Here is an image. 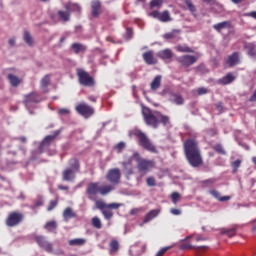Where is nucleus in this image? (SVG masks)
Wrapping results in <instances>:
<instances>
[{
    "instance_id": "obj_1",
    "label": "nucleus",
    "mask_w": 256,
    "mask_h": 256,
    "mask_svg": "<svg viewBox=\"0 0 256 256\" xmlns=\"http://www.w3.org/2000/svg\"><path fill=\"white\" fill-rule=\"evenodd\" d=\"M114 189L115 187L113 185L99 186L98 182H91L87 186L86 193L88 195V199H90V201H95L96 208L100 209L102 212L105 209H119V207H121V204L119 203L106 204L102 200H97L98 193L105 197V195L112 193Z\"/></svg>"
},
{
    "instance_id": "obj_2",
    "label": "nucleus",
    "mask_w": 256,
    "mask_h": 256,
    "mask_svg": "<svg viewBox=\"0 0 256 256\" xmlns=\"http://www.w3.org/2000/svg\"><path fill=\"white\" fill-rule=\"evenodd\" d=\"M184 155H186V161L191 167H201L203 165L199 144L195 139H186L184 141Z\"/></svg>"
},
{
    "instance_id": "obj_3",
    "label": "nucleus",
    "mask_w": 256,
    "mask_h": 256,
    "mask_svg": "<svg viewBox=\"0 0 256 256\" xmlns=\"http://www.w3.org/2000/svg\"><path fill=\"white\" fill-rule=\"evenodd\" d=\"M142 118L146 125L156 129L159 124L166 126L171 123L170 117L162 114L160 111H153L148 107H142Z\"/></svg>"
},
{
    "instance_id": "obj_4",
    "label": "nucleus",
    "mask_w": 256,
    "mask_h": 256,
    "mask_svg": "<svg viewBox=\"0 0 256 256\" xmlns=\"http://www.w3.org/2000/svg\"><path fill=\"white\" fill-rule=\"evenodd\" d=\"M131 134L138 139V145L142 146V148L146 149V151L158 153L156 146L143 131L135 129L131 132Z\"/></svg>"
},
{
    "instance_id": "obj_5",
    "label": "nucleus",
    "mask_w": 256,
    "mask_h": 256,
    "mask_svg": "<svg viewBox=\"0 0 256 256\" xmlns=\"http://www.w3.org/2000/svg\"><path fill=\"white\" fill-rule=\"evenodd\" d=\"M25 219V215L21 211H12L8 214L5 225L7 227L13 228V227H19L21 223H23Z\"/></svg>"
},
{
    "instance_id": "obj_6",
    "label": "nucleus",
    "mask_w": 256,
    "mask_h": 256,
    "mask_svg": "<svg viewBox=\"0 0 256 256\" xmlns=\"http://www.w3.org/2000/svg\"><path fill=\"white\" fill-rule=\"evenodd\" d=\"M77 76L79 79V83L86 87H92L95 84L94 78L90 76L88 72L83 69H79L77 71Z\"/></svg>"
},
{
    "instance_id": "obj_7",
    "label": "nucleus",
    "mask_w": 256,
    "mask_h": 256,
    "mask_svg": "<svg viewBox=\"0 0 256 256\" xmlns=\"http://www.w3.org/2000/svg\"><path fill=\"white\" fill-rule=\"evenodd\" d=\"M155 166V162L153 160L140 159L138 160L137 169L138 173H141L142 176L147 175L151 169Z\"/></svg>"
},
{
    "instance_id": "obj_8",
    "label": "nucleus",
    "mask_w": 256,
    "mask_h": 256,
    "mask_svg": "<svg viewBox=\"0 0 256 256\" xmlns=\"http://www.w3.org/2000/svg\"><path fill=\"white\" fill-rule=\"evenodd\" d=\"M198 61V58L194 55H182L180 57H176V62L182 68H189L190 66L194 65Z\"/></svg>"
},
{
    "instance_id": "obj_9",
    "label": "nucleus",
    "mask_w": 256,
    "mask_h": 256,
    "mask_svg": "<svg viewBox=\"0 0 256 256\" xmlns=\"http://www.w3.org/2000/svg\"><path fill=\"white\" fill-rule=\"evenodd\" d=\"M33 240L37 243V245L41 248L44 249L47 253H52L53 252V246L51 243H49L46 240L45 236L42 235H33Z\"/></svg>"
},
{
    "instance_id": "obj_10",
    "label": "nucleus",
    "mask_w": 256,
    "mask_h": 256,
    "mask_svg": "<svg viewBox=\"0 0 256 256\" xmlns=\"http://www.w3.org/2000/svg\"><path fill=\"white\" fill-rule=\"evenodd\" d=\"M106 179L109 180V182L111 183L110 185H112L113 187L114 185H119L120 179H121L120 169L119 168L110 169L106 175Z\"/></svg>"
},
{
    "instance_id": "obj_11",
    "label": "nucleus",
    "mask_w": 256,
    "mask_h": 256,
    "mask_svg": "<svg viewBox=\"0 0 256 256\" xmlns=\"http://www.w3.org/2000/svg\"><path fill=\"white\" fill-rule=\"evenodd\" d=\"M76 111L84 116V117H90L94 114V108H92L90 105L86 104V103H79L76 107H75Z\"/></svg>"
},
{
    "instance_id": "obj_12",
    "label": "nucleus",
    "mask_w": 256,
    "mask_h": 256,
    "mask_svg": "<svg viewBox=\"0 0 256 256\" xmlns=\"http://www.w3.org/2000/svg\"><path fill=\"white\" fill-rule=\"evenodd\" d=\"M150 16L158 19L160 22H170L172 21L171 14L168 10L164 12H159V11H152L150 12Z\"/></svg>"
},
{
    "instance_id": "obj_13",
    "label": "nucleus",
    "mask_w": 256,
    "mask_h": 256,
    "mask_svg": "<svg viewBox=\"0 0 256 256\" xmlns=\"http://www.w3.org/2000/svg\"><path fill=\"white\" fill-rule=\"evenodd\" d=\"M224 62L228 67L237 66L241 62L240 53L239 52L232 53L226 59H224Z\"/></svg>"
},
{
    "instance_id": "obj_14",
    "label": "nucleus",
    "mask_w": 256,
    "mask_h": 256,
    "mask_svg": "<svg viewBox=\"0 0 256 256\" xmlns=\"http://www.w3.org/2000/svg\"><path fill=\"white\" fill-rule=\"evenodd\" d=\"M92 16L94 18L99 17L102 14V3L99 0H93L91 2Z\"/></svg>"
},
{
    "instance_id": "obj_15",
    "label": "nucleus",
    "mask_w": 256,
    "mask_h": 256,
    "mask_svg": "<svg viewBox=\"0 0 256 256\" xmlns=\"http://www.w3.org/2000/svg\"><path fill=\"white\" fill-rule=\"evenodd\" d=\"M61 130H56L52 135H48L44 138V140L41 142L40 147H48L50 144L60 135Z\"/></svg>"
},
{
    "instance_id": "obj_16",
    "label": "nucleus",
    "mask_w": 256,
    "mask_h": 256,
    "mask_svg": "<svg viewBox=\"0 0 256 256\" xmlns=\"http://www.w3.org/2000/svg\"><path fill=\"white\" fill-rule=\"evenodd\" d=\"M142 59H144V62L148 65H155L158 63V60L155 58L153 51H147L142 54Z\"/></svg>"
},
{
    "instance_id": "obj_17",
    "label": "nucleus",
    "mask_w": 256,
    "mask_h": 256,
    "mask_svg": "<svg viewBox=\"0 0 256 256\" xmlns=\"http://www.w3.org/2000/svg\"><path fill=\"white\" fill-rule=\"evenodd\" d=\"M75 177H76V172H74V170H72L71 168H66L62 172L63 181H66L68 183H71L72 181H74Z\"/></svg>"
},
{
    "instance_id": "obj_18",
    "label": "nucleus",
    "mask_w": 256,
    "mask_h": 256,
    "mask_svg": "<svg viewBox=\"0 0 256 256\" xmlns=\"http://www.w3.org/2000/svg\"><path fill=\"white\" fill-rule=\"evenodd\" d=\"M41 100L36 92H32L25 96L24 103L26 106H30L32 103H39Z\"/></svg>"
},
{
    "instance_id": "obj_19",
    "label": "nucleus",
    "mask_w": 256,
    "mask_h": 256,
    "mask_svg": "<svg viewBox=\"0 0 256 256\" xmlns=\"http://www.w3.org/2000/svg\"><path fill=\"white\" fill-rule=\"evenodd\" d=\"M236 76L234 75V73L229 72L227 73L224 77L218 79V84L221 85H229L232 82H234L236 80Z\"/></svg>"
},
{
    "instance_id": "obj_20",
    "label": "nucleus",
    "mask_w": 256,
    "mask_h": 256,
    "mask_svg": "<svg viewBox=\"0 0 256 256\" xmlns=\"http://www.w3.org/2000/svg\"><path fill=\"white\" fill-rule=\"evenodd\" d=\"M156 56H158V58L167 61V60H171L174 57V53L171 49H164L162 51H159Z\"/></svg>"
},
{
    "instance_id": "obj_21",
    "label": "nucleus",
    "mask_w": 256,
    "mask_h": 256,
    "mask_svg": "<svg viewBox=\"0 0 256 256\" xmlns=\"http://www.w3.org/2000/svg\"><path fill=\"white\" fill-rule=\"evenodd\" d=\"M69 167L67 169H72L74 173H80L81 164L78 158H71L68 162Z\"/></svg>"
},
{
    "instance_id": "obj_22",
    "label": "nucleus",
    "mask_w": 256,
    "mask_h": 256,
    "mask_svg": "<svg viewBox=\"0 0 256 256\" xmlns=\"http://www.w3.org/2000/svg\"><path fill=\"white\" fill-rule=\"evenodd\" d=\"M208 249V246H200V247H197V246H193L191 245L190 243H182L180 245V250H195L196 252H200L201 250H207Z\"/></svg>"
},
{
    "instance_id": "obj_23",
    "label": "nucleus",
    "mask_w": 256,
    "mask_h": 256,
    "mask_svg": "<svg viewBox=\"0 0 256 256\" xmlns=\"http://www.w3.org/2000/svg\"><path fill=\"white\" fill-rule=\"evenodd\" d=\"M64 8L66 9V11H69L70 14H71L72 12H77L78 14H80L81 11H82V8H81V6H80L79 4H77V3H72V2L66 3V4L64 5Z\"/></svg>"
},
{
    "instance_id": "obj_24",
    "label": "nucleus",
    "mask_w": 256,
    "mask_h": 256,
    "mask_svg": "<svg viewBox=\"0 0 256 256\" xmlns=\"http://www.w3.org/2000/svg\"><path fill=\"white\" fill-rule=\"evenodd\" d=\"M214 30L217 32H221L223 29H231L233 28V25L230 21H224L218 24H214L213 26Z\"/></svg>"
},
{
    "instance_id": "obj_25",
    "label": "nucleus",
    "mask_w": 256,
    "mask_h": 256,
    "mask_svg": "<svg viewBox=\"0 0 256 256\" xmlns=\"http://www.w3.org/2000/svg\"><path fill=\"white\" fill-rule=\"evenodd\" d=\"M170 102H172L176 105H183L184 104V98L179 93H172V94H170Z\"/></svg>"
},
{
    "instance_id": "obj_26",
    "label": "nucleus",
    "mask_w": 256,
    "mask_h": 256,
    "mask_svg": "<svg viewBox=\"0 0 256 256\" xmlns=\"http://www.w3.org/2000/svg\"><path fill=\"white\" fill-rule=\"evenodd\" d=\"M244 49L247 50V55H249L251 58L256 59V44L248 43L244 46Z\"/></svg>"
},
{
    "instance_id": "obj_27",
    "label": "nucleus",
    "mask_w": 256,
    "mask_h": 256,
    "mask_svg": "<svg viewBox=\"0 0 256 256\" xmlns=\"http://www.w3.org/2000/svg\"><path fill=\"white\" fill-rule=\"evenodd\" d=\"M210 195L214 197V199H217V201L224 202V201H230L231 197L230 196H223L221 197V194L217 190H210Z\"/></svg>"
},
{
    "instance_id": "obj_28",
    "label": "nucleus",
    "mask_w": 256,
    "mask_h": 256,
    "mask_svg": "<svg viewBox=\"0 0 256 256\" xmlns=\"http://www.w3.org/2000/svg\"><path fill=\"white\" fill-rule=\"evenodd\" d=\"M161 82H162L161 75L154 77V80H152V83H150V89H152V91L158 90L161 87Z\"/></svg>"
},
{
    "instance_id": "obj_29",
    "label": "nucleus",
    "mask_w": 256,
    "mask_h": 256,
    "mask_svg": "<svg viewBox=\"0 0 256 256\" xmlns=\"http://www.w3.org/2000/svg\"><path fill=\"white\" fill-rule=\"evenodd\" d=\"M86 244V239L84 238H75L69 240V246L71 247H83Z\"/></svg>"
},
{
    "instance_id": "obj_30",
    "label": "nucleus",
    "mask_w": 256,
    "mask_h": 256,
    "mask_svg": "<svg viewBox=\"0 0 256 256\" xmlns=\"http://www.w3.org/2000/svg\"><path fill=\"white\" fill-rule=\"evenodd\" d=\"M63 217L65 221H69V219H74L77 217V214L73 211L71 207H67L63 212Z\"/></svg>"
},
{
    "instance_id": "obj_31",
    "label": "nucleus",
    "mask_w": 256,
    "mask_h": 256,
    "mask_svg": "<svg viewBox=\"0 0 256 256\" xmlns=\"http://www.w3.org/2000/svg\"><path fill=\"white\" fill-rule=\"evenodd\" d=\"M158 215H159L158 210H150V212H148V214L144 216V221H142V223L145 225V223H149L150 221H152V219H155V217H157Z\"/></svg>"
},
{
    "instance_id": "obj_32",
    "label": "nucleus",
    "mask_w": 256,
    "mask_h": 256,
    "mask_svg": "<svg viewBox=\"0 0 256 256\" xmlns=\"http://www.w3.org/2000/svg\"><path fill=\"white\" fill-rule=\"evenodd\" d=\"M126 175H134V168L132 166V160H128L122 163Z\"/></svg>"
},
{
    "instance_id": "obj_33",
    "label": "nucleus",
    "mask_w": 256,
    "mask_h": 256,
    "mask_svg": "<svg viewBox=\"0 0 256 256\" xmlns=\"http://www.w3.org/2000/svg\"><path fill=\"white\" fill-rule=\"evenodd\" d=\"M57 14H58L59 19L63 22H68L71 19V14L68 10L67 11L60 10V11H58Z\"/></svg>"
},
{
    "instance_id": "obj_34",
    "label": "nucleus",
    "mask_w": 256,
    "mask_h": 256,
    "mask_svg": "<svg viewBox=\"0 0 256 256\" xmlns=\"http://www.w3.org/2000/svg\"><path fill=\"white\" fill-rule=\"evenodd\" d=\"M7 78L9 79L10 81V84L13 86V87H17L20 85V83L22 82V79L13 75V74H8Z\"/></svg>"
},
{
    "instance_id": "obj_35",
    "label": "nucleus",
    "mask_w": 256,
    "mask_h": 256,
    "mask_svg": "<svg viewBox=\"0 0 256 256\" xmlns=\"http://www.w3.org/2000/svg\"><path fill=\"white\" fill-rule=\"evenodd\" d=\"M237 226H233L231 229L222 230L221 234L226 235L228 238H233L236 236Z\"/></svg>"
},
{
    "instance_id": "obj_36",
    "label": "nucleus",
    "mask_w": 256,
    "mask_h": 256,
    "mask_svg": "<svg viewBox=\"0 0 256 256\" xmlns=\"http://www.w3.org/2000/svg\"><path fill=\"white\" fill-rule=\"evenodd\" d=\"M71 48L76 54H79L80 52H85L87 50V47L80 43H73Z\"/></svg>"
},
{
    "instance_id": "obj_37",
    "label": "nucleus",
    "mask_w": 256,
    "mask_h": 256,
    "mask_svg": "<svg viewBox=\"0 0 256 256\" xmlns=\"http://www.w3.org/2000/svg\"><path fill=\"white\" fill-rule=\"evenodd\" d=\"M57 227H58L57 222L55 220H52L45 224L44 229L52 232V231H56Z\"/></svg>"
},
{
    "instance_id": "obj_38",
    "label": "nucleus",
    "mask_w": 256,
    "mask_h": 256,
    "mask_svg": "<svg viewBox=\"0 0 256 256\" xmlns=\"http://www.w3.org/2000/svg\"><path fill=\"white\" fill-rule=\"evenodd\" d=\"M119 251V242L117 240H113L110 243V254H116Z\"/></svg>"
},
{
    "instance_id": "obj_39",
    "label": "nucleus",
    "mask_w": 256,
    "mask_h": 256,
    "mask_svg": "<svg viewBox=\"0 0 256 256\" xmlns=\"http://www.w3.org/2000/svg\"><path fill=\"white\" fill-rule=\"evenodd\" d=\"M212 149H214V151L217 152L218 155H227V152L222 144H215L214 146H212Z\"/></svg>"
},
{
    "instance_id": "obj_40",
    "label": "nucleus",
    "mask_w": 256,
    "mask_h": 256,
    "mask_svg": "<svg viewBox=\"0 0 256 256\" xmlns=\"http://www.w3.org/2000/svg\"><path fill=\"white\" fill-rule=\"evenodd\" d=\"M180 33H181L180 30H173V31L170 32V33L164 34V39H166V40L176 39V38H178L177 35L180 34Z\"/></svg>"
},
{
    "instance_id": "obj_41",
    "label": "nucleus",
    "mask_w": 256,
    "mask_h": 256,
    "mask_svg": "<svg viewBox=\"0 0 256 256\" xmlns=\"http://www.w3.org/2000/svg\"><path fill=\"white\" fill-rule=\"evenodd\" d=\"M112 209L114 208H104V210L101 212L107 221H110L114 215Z\"/></svg>"
},
{
    "instance_id": "obj_42",
    "label": "nucleus",
    "mask_w": 256,
    "mask_h": 256,
    "mask_svg": "<svg viewBox=\"0 0 256 256\" xmlns=\"http://www.w3.org/2000/svg\"><path fill=\"white\" fill-rule=\"evenodd\" d=\"M50 84V75H46L42 80H41V88L44 89V92H46V88Z\"/></svg>"
},
{
    "instance_id": "obj_43",
    "label": "nucleus",
    "mask_w": 256,
    "mask_h": 256,
    "mask_svg": "<svg viewBox=\"0 0 256 256\" xmlns=\"http://www.w3.org/2000/svg\"><path fill=\"white\" fill-rule=\"evenodd\" d=\"M176 51L182 52V53H193L194 52L192 50V48H190L188 46H183V45H179L178 47H176Z\"/></svg>"
},
{
    "instance_id": "obj_44",
    "label": "nucleus",
    "mask_w": 256,
    "mask_h": 256,
    "mask_svg": "<svg viewBox=\"0 0 256 256\" xmlns=\"http://www.w3.org/2000/svg\"><path fill=\"white\" fill-rule=\"evenodd\" d=\"M24 41L29 45L32 46L33 45V38L31 36V34L28 31L24 32Z\"/></svg>"
},
{
    "instance_id": "obj_45",
    "label": "nucleus",
    "mask_w": 256,
    "mask_h": 256,
    "mask_svg": "<svg viewBox=\"0 0 256 256\" xmlns=\"http://www.w3.org/2000/svg\"><path fill=\"white\" fill-rule=\"evenodd\" d=\"M92 225L95 227V229H101L102 228V222L99 217L92 218Z\"/></svg>"
},
{
    "instance_id": "obj_46",
    "label": "nucleus",
    "mask_w": 256,
    "mask_h": 256,
    "mask_svg": "<svg viewBox=\"0 0 256 256\" xmlns=\"http://www.w3.org/2000/svg\"><path fill=\"white\" fill-rule=\"evenodd\" d=\"M232 173H237L239 167H241V160H235L231 163Z\"/></svg>"
},
{
    "instance_id": "obj_47",
    "label": "nucleus",
    "mask_w": 256,
    "mask_h": 256,
    "mask_svg": "<svg viewBox=\"0 0 256 256\" xmlns=\"http://www.w3.org/2000/svg\"><path fill=\"white\" fill-rule=\"evenodd\" d=\"M184 3H186V6H188V10H190V12L194 13L197 11L195 5L192 3V0H184Z\"/></svg>"
},
{
    "instance_id": "obj_48",
    "label": "nucleus",
    "mask_w": 256,
    "mask_h": 256,
    "mask_svg": "<svg viewBox=\"0 0 256 256\" xmlns=\"http://www.w3.org/2000/svg\"><path fill=\"white\" fill-rule=\"evenodd\" d=\"M58 203H59L58 198H56L55 200H51L48 205L47 211H53V209H55V207H57Z\"/></svg>"
},
{
    "instance_id": "obj_49",
    "label": "nucleus",
    "mask_w": 256,
    "mask_h": 256,
    "mask_svg": "<svg viewBox=\"0 0 256 256\" xmlns=\"http://www.w3.org/2000/svg\"><path fill=\"white\" fill-rule=\"evenodd\" d=\"M146 185H148V187H155V185H156L155 177L150 176V177L146 178Z\"/></svg>"
},
{
    "instance_id": "obj_50",
    "label": "nucleus",
    "mask_w": 256,
    "mask_h": 256,
    "mask_svg": "<svg viewBox=\"0 0 256 256\" xmlns=\"http://www.w3.org/2000/svg\"><path fill=\"white\" fill-rule=\"evenodd\" d=\"M162 5H163V0L150 1V8L161 7Z\"/></svg>"
},
{
    "instance_id": "obj_51",
    "label": "nucleus",
    "mask_w": 256,
    "mask_h": 256,
    "mask_svg": "<svg viewBox=\"0 0 256 256\" xmlns=\"http://www.w3.org/2000/svg\"><path fill=\"white\" fill-rule=\"evenodd\" d=\"M172 249L171 246H168V247H164L162 249H160L158 251V253H156V256H164L168 251H170Z\"/></svg>"
},
{
    "instance_id": "obj_52",
    "label": "nucleus",
    "mask_w": 256,
    "mask_h": 256,
    "mask_svg": "<svg viewBox=\"0 0 256 256\" xmlns=\"http://www.w3.org/2000/svg\"><path fill=\"white\" fill-rule=\"evenodd\" d=\"M214 183H215L214 179L204 180V181H202V187H212V185H214Z\"/></svg>"
},
{
    "instance_id": "obj_53",
    "label": "nucleus",
    "mask_w": 256,
    "mask_h": 256,
    "mask_svg": "<svg viewBox=\"0 0 256 256\" xmlns=\"http://www.w3.org/2000/svg\"><path fill=\"white\" fill-rule=\"evenodd\" d=\"M180 199V194L178 192L172 193V203L176 204Z\"/></svg>"
},
{
    "instance_id": "obj_54",
    "label": "nucleus",
    "mask_w": 256,
    "mask_h": 256,
    "mask_svg": "<svg viewBox=\"0 0 256 256\" xmlns=\"http://www.w3.org/2000/svg\"><path fill=\"white\" fill-rule=\"evenodd\" d=\"M209 92H210V90L205 88V87L198 88V95H204V94H207Z\"/></svg>"
},
{
    "instance_id": "obj_55",
    "label": "nucleus",
    "mask_w": 256,
    "mask_h": 256,
    "mask_svg": "<svg viewBox=\"0 0 256 256\" xmlns=\"http://www.w3.org/2000/svg\"><path fill=\"white\" fill-rule=\"evenodd\" d=\"M58 113L60 115H68V114H70V110L67 108H61V109H59Z\"/></svg>"
},
{
    "instance_id": "obj_56",
    "label": "nucleus",
    "mask_w": 256,
    "mask_h": 256,
    "mask_svg": "<svg viewBox=\"0 0 256 256\" xmlns=\"http://www.w3.org/2000/svg\"><path fill=\"white\" fill-rule=\"evenodd\" d=\"M126 147L124 142H120L116 145V148L121 152Z\"/></svg>"
},
{
    "instance_id": "obj_57",
    "label": "nucleus",
    "mask_w": 256,
    "mask_h": 256,
    "mask_svg": "<svg viewBox=\"0 0 256 256\" xmlns=\"http://www.w3.org/2000/svg\"><path fill=\"white\" fill-rule=\"evenodd\" d=\"M133 34H134L133 29L132 28H128L127 29V33H126L127 38L131 39L133 37Z\"/></svg>"
},
{
    "instance_id": "obj_58",
    "label": "nucleus",
    "mask_w": 256,
    "mask_h": 256,
    "mask_svg": "<svg viewBox=\"0 0 256 256\" xmlns=\"http://www.w3.org/2000/svg\"><path fill=\"white\" fill-rule=\"evenodd\" d=\"M207 132H208V135H210L211 137L218 134V131L216 129H208Z\"/></svg>"
},
{
    "instance_id": "obj_59",
    "label": "nucleus",
    "mask_w": 256,
    "mask_h": 256,
    "mask_svg": "<svg viewBox=\"0 0 256 256\" xmlns=\"http://www.w3.org/2000/svg\"><path fill=\"white\" fill-rule=\"evenodd\" d=\"M170 213H171L172 215H181V210L176 209V208H172V209L170 210Z\"/></svg>"
},
{
    "instance_id": "obj_60",
    "label": "nucleus",
    "mask_w": 256,
    "mask_h": 256,
    "mask_svg": "<svg viewBox=\"0 0 256 256\" xmlns=\"http://www.w3.org/2000/svg\"><path fill=\"white\" fill-rule=\"evenodd\" d=\"M249 101L250 102H256V89L253 92V94L250 96Z\"/></svg>"
},
{
    "instance_id": "obj_61",
    "label": "nucleus",
    "mask_w": 256,
    "mask_h": 256,
    "mask_svg": "<svg viewBox=\"0 0 256 256\" xmlns=\"http://www.w3.org/2000/svg\"><path fill=\"white\" fill-rule=\"evenodd\" d=\"M205 241H207V238H204L203 236L196 237V242H205Z\"/></svg>"
},
{
    "instance_id": "obj_62",
    "label": "nucleus",
    "mask_w": 256,
    "mask_h": 256,
    "mask_svg": "<svg viewBox=\"0 0 256 256\" xmlns=\"http://www.w3.org/2000/svg\"><path fill=\"white\" fill-rule=\"evenodd\" d=\"M58 189H60L61 191H68L69 187L68 186H64V185H59Z\"/></svg>"
},
{
    "instance_id": "obj_63",
    "label": "nucleus",
    "mask_w": 256,
    "mask_h": 256,
    "mask_svg": "<svg viewBox=\"0 0 256 256\" xmlns=\"http://www.w3.org/2000/svg\"><path fill=\"white\" fill-rule=\"evenodd\" d=\"M43 203H44L43 200H37L35 205L36 207H42Z\"/></svg>"
},
{
    "instance_id": "obj_64",
    "label": "nucleus",
    "mask_w": 256,
    "mask_h": 256,
    "mask_svg": "<svg viewBox=\"0 0 256 256\" xmlns=\"http://www.w3.org/2000/svg\"><path fill=\"white\" fill-rule=\"evenodd\" d=\"M88 99L94 103L97 101V97L95 96H89Z\"/></svg>"
}]
</instances>
